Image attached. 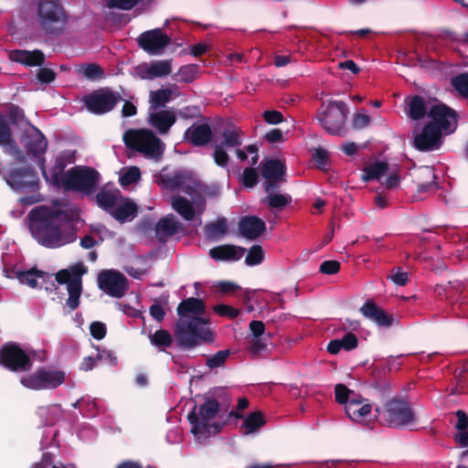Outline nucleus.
<instances>
[{
    "label": "nucleus",
    "mask_w": 468,
    "mask_h": 468,
    "mask_svg": "<svg viewBox=\"0 0 468 468\" xmlns=\"http://www.w3.org/2000/svg\"><path fill=\"white\" fill-rule=\"evenodd\" d=\"M28 219L32 237L45 248H60L76 239L75 234L68 229L65 211L40 206L30 210Z\"/></svg>",
    "instance_id": "nucleus-1"
},
{
    "label": "nucleus",
    "mask_w": 468,
    "mask_h": 468,
    "mask_svg": "<svg viewBox=\"0 0 468 468\" xmlns=\"http://www.w3.org/2000/svg\"><path fill=\"white\" fill-rule=\"evenodd\" d=\"M205 312V303L198 298L189 297L178 304L177 314L180 318L175 326V336L180 347L190 349L202 342H213V334L207 326L208 320L198 316Z\"/></svg>",
    "instance_id": "nucleus-2"
},
{
    "label": "nucleus",
    "mask_w": 468,
    "mask_h": 468,
    "mask_svg": "<svg viewBox=\"0 0 468 468\" xmlns=\"http://www.w3.org/2000/svg\"><path fill=\"white\" fill-rule=\"evenodd\" d=\"M34 7L36 22L44 35L58 37L64 33L69 14L60 0H35Z\"/></svg>",
    "instance_id": "nucleus-3"
},
{
    "label": "nucleus",
    "mask_w": 468,
    "mask_h": 468,
    "mask_svg": "<svg viewBox=\"0 0 468 468\" xmlns=\"http://www.w3.org/2000/svg\"><path fill=\"white\" fill-rule=\"evenodd\" d=\"M220 411V406L218 399L214 397H205L204 402L200 405H195L193 410L187 414V420L191 424V432L196 436H209L218 434L222 424L228 420L219 421L217 420Z\"/></svg>",
    "instance_id": "nucleus-4"
},
{
    "label": "nucleus",
    "mask_w": 468,
    "mask_h": 468,
    "mask_svg": "<svg viewBox=\"0 0 468 468\" xmlns=\"http://www.w3.org/2000/svg\"><path fill=\"white\" fill-rule=\"evenodd\" d=\"M122 141L127 148L146 158L159 160L165 152V144L149 129H129L123 133Z\"/></svg>",
    "instance_id": "nucleus-5"
},
{
    "label": "nucleus",
    "mask_w": 468,
    "mask_h": 468,
    "mask_svg": "<svg viewBox=\"0 0 468 468\" xmlns=\"http://www.w3.org/2000/svg\"><path fill=\"white\" fill-rule=\"evenodd\" d=\"M348 112V107L345 101H333L326 106H322L316 119L329 134L344 136L346 133V121Z\"/></svg>",
    "instance_id": "nucleus-6"
},
{
    "label": "nucleus",
    "mask_w": 468,
    "mask_h": 468,
    "mask_svg": "<svg viewBox=\"0 0 468 468\" xmlns=\"http://www.w3.org/2000/svg\"><path fill=\"white\" fill-rule=\"evenodd\" d=\"M376 411L391 428H405L415 421L414 410L406 399L393 398L385 403L382 410L377 408Z\"/></svg>",
    "instance_id": "nucleus-7"
},
{
    "label": "nucleus",
    "mask_w": 468,
    "mask_h": 468,
    "mask_svg": "<svg viewBox=\"0 0 468 468\" xmlns=\"http://www.w3.org/2000/svg\"><path fill=\"white\" fill-rule=\"evenodd\" d=\"M101 175L90 166H74L66 172L63 187L85 195L92 194L100 183Z\"/></svg>",
    "instance_id": "nucleus-8"
},
{
    "label": "nucleus",
    "mask_w": 468,
    "mask_h": 468,
    "mask_svg": "<svg viewBox=\"0 0 468 468\" xmlns=\"http://www.w3.org/2000/svg\"><path fill=\"white\" fill-rule=\"evenodd\" d=\"M66 375L61 370L38 367L34 373L23 376L20 383L29 389H54L65 382Z\"/></svg>",
    "instance_id": "nucleus-9"
},
{
    "label": "nucleus",
    "mask_w": 468,
    "mask_h": 468,
    "mask_svg": "<svg viewBox=\"0 0 468 468\" xmlns=\"http://www.w3.org/2000/svg\"><path fill=\"white\" fill-rule=\"evenodd\" d=\"M122 101V95L110 88L98 89L83 97V103L87 110L96 115L110 112Z\"/></svg>",
    "instance_id": "nucleus-10"
},
{
    "label": "nucleus",
    "mask_w": 468,
    "mask_h": 468,
    "mask_svg": "<svg viewBox=\"0 0 468 468\" xmlns=\"http://www.w3.org/2000/svg\"><path fill=\"white\" fill-rule=\"evenodd\" d=\"M0 365L13 372H26L32 368L29 355L15 342H8L0 347Z\"/></svg>",
    "instance_id": "nucleus-11"
},
{
    "label": "nucleus",
    "mask_w": 468,
    "mask_h": 468,
    "mask_svg": "<svg viewBox=\"0 0 468 468\" xmlns=\"http://www.w3.org/2000/svg\"><path fill=\"white\" fill-rule=\"evenodd\" d=\"M97 282L102 292L115 298H122L129 289L127 278L113 269L101 271Z\"/></svg>",
    "instance_id": "nucleus-12"
},
{
    "label": "nucleus",
    "mask_w": 468,
    "mask_h": 468,
    "mask_svg": "<svg viewBox=\"0 0 468 468\" xmlns=\"http://www.w3.org/2000/svg\"><path fill=\"white\" fill-rule=\"evenodd\" d=\"M138 46L150 55H160L170 45L171 37L161 28L143 32L137 37Z\"/></svg>",
    "instance_id": "nucleus-13"
},
{
    "label": "nucleus",
    "mask_w": 468,
    "mask_h": 468,
    "mask_svg": "<svg viewBox=\"0 0 468 468\" xmlns=\"http://www.w3.org/2000/svg\"><path fill=\"white\" fill-rule=\"evenodd\" d=\"M428 117L431 119L429 123H435L440 132L451 133L457 128V112L444 103L433 104L429 110Z\"/></svg>",
    "instance_id": "nucleus-14"
},
{
    "label": "nucleus",
    "mask_w": 468,
    "mask_h": 468,
    "mask_svg": "<svg viewBox=\"0 0 468 468\" xmlns=\"http://www.w3.org/2000/svg\"><path fill=\"white\" fill-rule=\"evenodd\" d=\"M26 148L28 154L38 159V166L42 175L46 180H48L44 157L48 148V140L38 129L35 128L33 132L27 134Z\"/></svg>",
    "instance_id": "nucleus-15"
},
{
    "label": "nucleus",
    "mask_w": 468,
    "mask_h": 468,
    "mask_svg": "<svg viewBox=\"0 0 468 468\" xmlns=\"http://www.w3.org/2000/svg\"><path fill=\"white\" fill-rule=\"evenodd\" d=\"M441 132L435 123H426L421 133L414 137L413 144L421 152L437 150L441 144Z\"/></svg>",
    "instance_id": "nucleus-16"
},
{
    "label": "nucleus",
    "mask_w": 468,
    "mask_h": 468,
    "mask_svg": "<svg viewBox=\"0 0 468 468\" xmlns=\"http://www.w3.org/2000/svg\"><path fill=\"white\" fill-rule=\"evenodd\" d=\"M88 271L87 267L82 263H76L71 268L72 281L69 284V298L66 304L69 308V312L76 310L80 305V297L82 292L81 276Z\"/></svg>",
    "instance_id": "nucleus-17"
},
{
    "label": "nucleus",
    "mask_w": 468,
    "mask_h": 468,
    "mask_svg": "<svg viewBox=\"0 0 468 468\" xmlns=\"http://www.w3.org/2000/svg\"><path fill=\"white\" fill-rule=\"evenodd\" d=\"M75 162L74 152L69 150L59 153L54 159V164L51 167V176H48L47 182L51 183L56 187H61L64 184L65 168Z\"/></svg>",
    "instance_id": "nucleus-18"
},
{
    "label": "nucleus",
    "mask_w": 468,
    "mask_h": 468,
    "mask_svg": "<svg viewBox=\"0 0 468 468\" xmlns=\"http://www.w3.org/2000/svg\"><path fill=\"white\" fill-rule=\"evenodd\" d=\"M212 131L207 123H194L184 133V140L194 146H205L212 139Z\"/></svg>",
    "instance_id": "nucleus-19"
},
{
    "label": "nucleus",
    "mask_w": 468,
    "mask_h": 468,
    "mask_svg": "<svg viewBox=\"0 0 468 468\" xmlns=\"http://www.w3.org/2000/svg\"><path fill=\"white\" fill-rule=\"evenodd\" d=\"M148 123L161 135L166 134L176 122V113L168 110H154L148 115Z\"/></svg>",
    "instance_id": "nucleus-20"
},
{
    "label": "nucleus",
    "mask_w": 468,
    "mask_h": 468,
    "mask_svg": "<svg viewBox=\"0 0 468 468\" xmlns=\"http://www.w3.org/2000/svg\"><path fill=\"white\" fill-rule=\"evenodd\" d=\"M239 230L242 237L254 240L266 230V224L256 216H244L239 221Z\"/></svg>",
    "instance_id": "nucleus-21"
},
{
    "label": "nucleus",
    "mask_w": 468,
    "mask_h": 468,
    "mask_svg": "<svg viewBox=\"0 0 468 468\" xmlns=\"http://www.w3.org/2000/svg\"><path fill=\"white\" fill-rule=\"evenodd\" d=\"M161 180L165 187L172 190L181 188L187 195H192L195 190L188 184L192 180V173L186 170L176 171L174 175H165Z\"/></svg>",
    "instance_id": "nucleus-22"
},
{
    "label": "nucleus",
    "mask_w": 468,
    "mask_h": 468,
    "mask_svg": "<svg viewBox=\"0 0 468 468\" xmlns=\"http://www.w3.org/2000/svg\"><path fill=\"white\" fill-rule=\"evenodd\" d=\"M345 411L352 420L360 422L371 413L372 405L362 395H354Z\"/></svg>",
    "instance_id": "nucleus-23"
},
{
    "label": "nucleus",
    "mask_w": 468,
    "mask_h": 468,
    "mask_svg": "<svg viewBox=\"0 0 468 468\" xmlns=\"http://www.w3.org/2000/svg\"><path fill=\"white\" fill-rule=\"evenodd\" d=\"M359 311L365 317L372 320L378 326L389 327L393 324V316L378 306L372 300H367Z\"/></svg>",
    "instance_id": "nucleus-24"
},
{
    "label": "nucleus",
    "mask_w": 468,
    "mask_h": 468,
    "mask_svg": "<svg viewBox=\"0 0 468 468\" xmlns=\"http://www.w3.org/2000/svg\"><path fill=\"white\" fill-rule=\"evenodd\" d=\"M392 365L388 360V367L386 366H376L370 371L371 386L379 391L382 397L388 396L391 386L388 380V374Z\"/></svg>",
    "instance_id": "nucleus-25"
},
{
    "label": "nucleus",
    "mask_w": 468,
    "mask_h": 468,
    "mask_svg": "<svg viewBox=\"0 0 468 468\" xmlns=\"http://www.w3.org/2000/svg\"><path fill=\"white\" fill-rule=\"evenodd\" d=\"M246 249L232 244L219 245L209 250V255L215 261H239L240 260Z\"/></svg>",
    "instance_id": "nucleus-26"
},
{
    "label": "nucleus",
    "mask_w": 468,
    "mask_h": 468,
    "mask_svg": "<svg viewBox=\"0 0 468 468\" xmlns=\"http://www.w3.org/2000/svg\"><path fill=\"white\" fill-rule=\"evenodd\" d=\"M10 58L27 67L42 66L45 62V55L39 49L33 51L16 49L11 51Z\"/></svg>",
    "instance_id": "nucleus-27"
},
{
    "label": "nucleus",
    "mask_w": 468,
    "mask_h": 468,
    "mask_svg": "<svg viewBox=\"0 0 468 468\" xmlns=\"http://www.w3.org/2000/svg\"><path fill=\"white\" fill-rule=\"evenodd\" d=\"M0 145H8L14 151V154L18 161L23 162L25 160L22 151L12 138V132L5 117L2 114H0Z\"/></svg>",
    "instance_id": "nucleus-28"
},
{
    "label": "nucleus",
    "mask_w": 468,
    "mask_h": 468,
    "mask_svg": "<svg viewBox=\"0 0 468 468\" xmlns=\"http://www.w3.org/2000/svg\"><path fill=\"white\" fill-rule=\"evenodd\" d=\"M261 176L263 178H285V163L279 159H269L261 162Z\"/></svg>",
    "instance_id": "nucleus-29"
},
{
    "label": "nucleus",
    "mask_w": 468,
    "mask_h": 468,
    "mask_svg": "<svg viewBox=\"0 0 468 468\" xmlns=\"http://www.w3.org/2000/svg\"><path fill=\"white\" fill-rule=\"evenodd\" d=\"M11 179L20 186H33L37 184V173L32 167H20L11 171Z\"/></svg>",
    "instance_id": "nucleus-30"
},
{
    "label": "nucleus",
    "mask_w": 468,
    "mask_h": 468,
    "mask_svg": "<svg viewBox=\"0 0 468 468\" xmlns=\"http://www.w3.org/2000/svg\"><path fill=\"white\" fill-rule=\"evenodd\" d=\"M179 228V222L173 216H167L159 219L155 226V234L159 240L164 238L172 237L176 234Z\"/></svg>",
    "instance_id": "nucleus-31"
},
{
    "label": "nucleus",
    "mask_w": 468,
    "mask_h": 468,
    "mask_svg": "<svg viewBox=\"0 0 468 468\" xmlns=\"http://www.w3.org/2000/svg\"><path fill=\"white\" fill-rule=\"evenodd\" d=\"M388 164L383 161H376L368 164L363 169L361 178L364 182L379 180L388 171Z\"/></svg>",
    "instance_id": "nucleus-32"
},
{
    "label": "nucleus",
    "mask_w": 468,
    "mask_h": 468,
    "mask_svg": "<svg viewBox=\"0 0 468 468\" xmlns=\"http://www.w3.org/2000/svg\"><path fill=\"white\" fill-rule=\"evenodd\" d=\"M138 207L135 203L126 200L123 204L112 209L110 214L118 221L125 222L134 218L137 215Z\"/></svg>",
    "instance_id": "nucleus-33"
},
{
    "label": "nucleus",
    "mask_w": 468,
    "mask_h": 468,
    "mask_svg": "<svg viewBox=\"0 0 468 468\" xmlns=\"http://www.w3.org/2000/svg\"><path fill=\"white\" fill-rule=\"evenodd\" d=\"M51 275L46 271L37 270L32 268L30 270L17 272L18 281L27 284L29 287L35 289L38 286L37 279H41L43 282H46L47 279H50Z\"/></svg>",
    "instance_id": "nucleus-34"
},
{
    "label": "nucleus",
    "mask_w": 468,
    "mask_h": 468,
    "mask_svg": "<svg viewBox=\"0 0 468 468\" xmlns=\"http://www.w3.org/2000/svg\"><path fill=\"white\" fill-rule=\"evenodd\" d=\"M119 196L120 191L117 189L107 190L101 188L96 195L97 204L100 207L110 213L116 207Z\"/></svg>",
    "instance_id": "nucleus-35"
},
{
    "label": "nucleus",
    "mask_w": 468,
    "mask_h": 468,
    "mask_svg": "<svg viewBox=\"0 0 468 468\" xmlns=\"http://www.w3.org/2000/svg\"><path fill=\"white\" fill-rule=\"evenodd\" d=\"M428 112L425 100L421 96L415 95L409 98L408 115L410 119L419 121L428 114Z\"/></svg>",
    "instance_id": "nucleus-36"
},
{
    "label": "nucleus",
    "mask_w": 468,
    "mask_h": 468,
    "mask_svg": "<svg viewBox=\"0 0 468 468\" xmlns=\"http://www.w3.org/2000/svg\"><path fill=\"white\" fill-rule=\"evenodd\" d=\"M173 208L186 220L190 221L195 217V208L192 203L184 197L176 196L172 199Z\"/></svg>",
    "instance_id": "nucleus-37"
},
{
    "label": "nucleus",
    "mask_w": 468,
    "mask_h": 468,
    "mask_svg": "<svg viewBox=\"0 0 468 468\" xmlns=\"http://www.w3.org/2000/svg\"><path fill=\"white\" fill-rule=\"evenodd\" d=\"M228 231V223L225 218H218L215 222L208 223L205 227V234L208 239L217 240Z\"/></svg>",
    "instance_id": "nucleus-38"
},
{
    "label": "nucleus",
    "mask_w": 468,
    "mask_h": 468,
    "mask_svg": "<svg viewBox=\"0 0 468 468\" xmlns=\"http://www.w3.org/2000/svg\"><path fill=\"white\" fill-rule=\"evenodd\" d=\"M151 108L158 110L165 106V104L172 99V90L169 88H163L150 92Z\"/></svg>",
    "instance_id": "nucleus-39"
},
{
    "label": "nucleus",
    "mask_w": 468,
    "mask_h": 468,
    "mask_svg": "<svg viewBox=\"0 0 468 468\" xmlns=\"http://www.w3.org/2000/svg\"><path fill=\"white\" fill-rule=\"evenodd\" d=\"M149 339L150 343L160 350L172 346L174 341L172 335L165 329L156 330L149 335Z\"/></svg>",
    "instance_id": "nucleus-40"
},
{
    "label": "nucleus",
    "mask_w": 468,
    "mask_h": 468,
    "mask_svg": "<svg viewBox=\"0 0 468 468\" xmlns=\"http://www.w3.org/2000/svg\"><path fill=\"white\" fill-rule=\"evenodd\" d=\"M265 418L262 412L254 411L250 413L243 421L246 433H252L265 424Z\"/></svg>",
    "instance_id": "nucleus-41"
},
{
    "label": "nucleus",
    "mask_w": 468,
    "mask_h": 468,
    "mask_svg": "<svg viewBox=\"0 0 468 468\" xmlns=\"http://www.w3.org/2000/svg\"><path fill=\"white\" fill-rule=\"evenodd\" d=\"M172 72V60H155L150 64V73L155 78L168 76Z\"/></svg>",
    "instance_id": "nucleus-42"
},
{
    "label": "nucleus",
    "mask_w": 468,
    "mask_h": 468,
    "mask_svg": "<svg viewBox=\"0 0 468 468\" xmlns=\"http://www.w3.org/2000/svg\"><path fill=\"white\" fill-rule=\"evenodd\" d=\"M240 134V131L237 129H225L222 133L223 141L219 145H223L224 148H233L241 145Z\"/></svg>",
    "instance_id": "nucleus-43"
},
{
    "label": "nucleus",
    "mask_w": 468,
    "mask_h": 468,
    "mask_svg": "<svg viewBox=\"0 0 468 468\" xmlns=\"http://www.w3.org/2000/svg\"><path fill=\"white\" fill-rule=\"evenodd\" d=\"M354 395H358V393L348 388L345 384H336L335 387V401L340 405L346 407Z\"/></svg>",
    "instance_id": "nucleus-44"
},
{
    "label": "nucleus",
    "mask_w": 468,
    "mask_h": 468,
    "mask_svg": "<svg viewBox=\"0 0 468 468\" xmlns=\"http://www.w3.org/2000/svg\"><path fill=\"white\" fill-rule=\"evenodd\" d=\"M80 72L90 80H100L104 77L103 68L95 63L83 65Z\"/></svg>",
    "instance_id": "nucleus-45"
},
{
    "label": "nucleus",
    "mask_w": 468,
    "mask_h": 468,
    "mask_svg": "<svg viewBox=\"0 0 468 468\" xmlns=\"http://www.w3.org/2000/svg\"><path fill=\"white\" fill-rule=\"evenodd\" d=\"M292 202V197L288 194H270L267 197V204L271 208L282 209Z\"/></svg>",
    "instance_id": "nucleus-46"
},
{
    "label": "nucleus",
    "mask_w": 468,
    "mask_h": 468,
    "mask_svg": "<svg viewBox=\"0 0 468 468\" xmlns=\"http://www.w3.org/2000/svg\"><path fill=\"white\" fill-rule=\"evenodd\" d=\"M451 83L460 95L468 99V72L453 77L451 80Z\"/></svg>",
    "instance_id": "nucleus-47"
},
{
    "label": "nucleus",
    "mask_w": 468,
    "mask_h": 468,
    "mask_svg": "<svg viewBox=\"0 0 468 468\" xmlns=\"http://www.w3.org/2000/svg\"><path fill=\"white\" fill-rule=\"evenodd\" d=\"M264 260V253L261 246L253 245L248 251L245 262L249 266H255L261 264Z\"/></svg>",
    "instance_id": "nucleus-48"
},
{
    "label": "nucleus",
    "mask_w": 468,
    "mask_h": 468,
    "mask_svg": "<svg viewBox=\"0 0 468 468\" xmlns=\"http://www.w3.org/2000/svg\"><path fill=\"white\" fill-rule=\"evenodd\" d=\"M229 355L230 351L229 349L219 350L215 355L207 356L206 366L209 368L222 367Z\"/></svg>",
    "instance_id": "nucleus-49"
},
{
    "label": "nucleus",
    "mask_w": 468,
    "mask_h": 468,
    "mask_svg": "<svg viewBox=\"0 0 468 468\" xmlns=\"http://www.w3.org/2000/svg\"><path fill=\"white\" fill-rule=\"evenodd\" d=\"M141 2L151 3L153 0H107V6L120 10H131Z\"/></svg>",
    "instance_id": "nucleus-50"
},
{
    "label": "nucleus",
    "mask_w": 468,
    "mask_h": 468,
    "mask_svg": "<svg viewBox=\"0 0 468 468\" xmlns=\"http://www.w3.org/2000/svg\"><path fill=\"white\" fill-rule=\"evenodd\" d=\"M259 180V175L255 168L247 167L243 170L240 177L241 184L248 188L254 187Z\"/></svg>",
    "instance_id": "nucleus-51"
},
{
    "label": "nucleus",
    "mask_w": 468,
    "mask_h": 468,
    "mask_svg": "<svg viewBox=\"0 0 468 468\" xmlns=\"http://www.w3.org/2000/svg\"><path fill=\"white\" fill-rule=\"evenodd\" d=\"M141 178V171L137 166L129 167L121 176L120 181L122 186H130L137 183Z\"/></svg>",
    "instance_id": "nucleus-52"
},
{
    "label": "nucleus",
    "mask_w": 468,
    "mask_h": 468,
    "mask_svg": "<svg viewBox=\"0 0 468 468\" xmlns=\"http://www.w3.org/2000/svg\"><path fill=\"white\" fill-rule=\"evenodd\" d=\"M313 160L315 162L319 169L326 170L329 166V156L326 150L317 147L313 153Z\"/></svg>",
    "instance_id": "nucleus-53"
},
{
    "label": "nucleus",
    "mask_w": 468,
    "mask_h": 468,
    "mask_svg": "<svg viewBox=\"0 0 468 468\" xmlns=\"http://www.w3.org/2000/svg\"><path fill=\"white\" fill-rule=\"evenodd\" d=\"M387 279L398 286H405L410 281L408 272L401 271L400 268L392 269L391 274L388 275Z\"/></svg>",
    "instance_id": "nucleus-54"
},
{
    "label": "nucleus",
    "mask_w": 468,
    "mask_h": 468,
    "mask_svg": "<svg viewBox=\"0 0 468 468\" xmlns=\"http://www.w3.org/2000/svg\"><path fill=\"white\" fill-rule=\"evenodd\" d=\"M213 158L216 165L221 167L227 166L229 161V156L223 145L218 144L214 146Z\"/></svg>",
    "instance_id": "nucleus-55"
},
{
    "label": "nucleus",
    "mask_w": 468,
    "mask_h": 468,
    "mask_svg": "<svg viewBox=\"0 0 468 468\" xmlns=\"http://www.w3.org/2000/svg\"><path fill=\"white\" fill-rule=\"evenodd\" d=\"M214 312L222 317L234 319L239 316V310L227 304H218L214 306Z\"/></svg>",
    "instance_id": "nucleus-56"
},
{
    "label": "nucleus",
    "mask_w": 468,
    "mask_h": 468,
    "mask_svg": "<svg viewBox=\"0 0 468 468\" xmlns=\"http://www.w3.org/2000/svg\"><path fill=\"white\" fill-rule=\"evenodd\" d=\"M423 174H424V176L427 177L428 179H431V181H429L427 183H422V184L419 183L418 188H417V191L419 193L428 192L431 189L436 188V183L434 181V179H435L434 173L431 170H430L429 168H425L423 170Z\"/></svg>",
    "instance_id": "nucleus-57"
},
{
    "label": "nucleus",
    "mask_w": 468,
    "mask_h": 468,
    "mask_svg": "<svg viewBox=\"0 0 468 468\" xmlns=\"http://www.w3.org/2000/svg\"><path fill=\"white\" fill-rule=\"evenodd\" d=\"M339 340L342 345V348L346 351L356 349L358 346V339L356 335L352 332L345 334L344 336Z\"/></svg>",
    "instance_id": "nucleus-58"
},
{
    "label": "nucleus",
    "mask_w": 468,
    "mask_h": 468,
    "mask_svg": "<svg viewBox=\"0 0 468 468\" xmlns=\"http://www.w3.org/2000/svg\"><path fill=\"white\" fill-rule=\"evenodd\" d=\"M340 262L337 261H324L320 264L319 271L327 275H333L340 271Z\"/></svg>",
    "instance_id": "nucleus-59"
},
{
    "label": "nucleus",
    "mask_w": 468,
    "mask_h": 468,
    "mask_svg": "<svg viewBox=\"0 0 468 468\" xmlns=\"http://www.w3.org/2000/svg\"><path fill=\"white\" fill-rule=\"evenodd\" d=\"M196 67L195 65H186L182 66L177 72V75L180 77V80L189 83L194 80L195 78Z\"/></svg>",
    "instance_id": "nucleus-60"
},
{
    "label": "nucleus",
    "mask_w": 468,
    "mask_h": 468,
    "mask_svg": "<svg viewBox=\"0 0 468 468\" xmlns=\"http://www.w3.org/2000/svg\"><path fill=\"white\" fill-rule=\"evenodd\" d=\"M262 117L269 124H279L283 122L282 113L276 110L263 112Z\"/></svg>",
    "instance_id": "nucleus-61"
},
{
    "label": "nucleus",
    "mask_w": 468,
    "mask_h": 468,
    "mask_svg": "<svg viewBox=\"0 0 468 468\" xmlns=\"http://www.w3.org/2000/svg\"><path fill=\"white\" fill-rule=\"evenodd\" d=\"M90 335L97 340H101L105 337L107 328L101 322H93L90 326Z\"/></svg>",
    "instance_id": "nucleus-62"
},
{
    "label": "nucleus",
    "mask_w": 468,
    "mask_h": 468,
    "mask_svg": "<svg viewBox=\"0 0 468 468\" xmlns=\"http://www.w3.org/2000/svg\"><path fill=\"white\" fill-rule=\"evenodd\" d=\"M37 78L41 83L49 84L56 79V73L48 68H40L37 70Z\"/></svg>",
    "instance_id": "nucleus-63"
},
{
    "label": "nucleus",
    "mask_w": 468,
    "mask_h": 468,
    "mask_svg": "<svg viewBox=\"0 0 468 468\" xmlns=\"http://www.w3.org/2000/svg\"><path fill=\"white\" fill-rule=\"evenodd\" d=\"M455 416L457 418V422L454 427L460 432L468 429V416L465 411L463 410H458L455 411Z\"/></svg>",
    "instance_id": "nucleus-64"
}]
</instances>
